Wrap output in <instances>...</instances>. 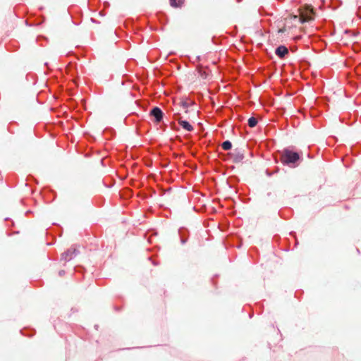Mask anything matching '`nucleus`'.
I'll return each mask as SVG.
<instances>
[{
    "label": "nucleus",
    "instance_id": "0eeeda50",
    "mask_svg": "<svg viewBox=\"0 0 361 361\" xmlns=\"http://www.w3.org/2000/svg\"><path fill=\"white\" fill-rule=\"evenodd\" d=\"M75 249H70L62 255V257L65 261H69L73 258V256L75 254Z\"/></svg>",
    "mask_w": 361,
    "mask_h": 361
},
{
    "label": "nucleus",
    "instance_id": "ddd939ff",
    "mask_svg": "<svg viewBox=\"0 0 361 361\" xmlns=\"http://www.w3.org/2000/svg\"><path fill=\"white\" fill-rule=\"evenodd\" d=\"M59 274H60L61 276H63V275L64 274V271H61L59 272Z\"/></svg>",
    "mask_w": 361,
    "mask_h": 361
},
{
    "label": "nucleus",
    "instance_id": "f03ea898",
    "mask_svg": "<svg viewBox=\"0 0 361 361\" xmlns=\"http://www.w3.org/2000/svg\"><path fill=\"white\" fill-rule=\"evenodd\" d=\"M300 159L298 153L293 152L288 149H285L281 157V161L283 164H295Z\"/></svg>",
    "mask_w": 361,
    "mask_h": 361
},
{
    "label": "nucleus",
    "instance_id": "f257e3e1",
    "mask_svg": "<svg viewBox=\"0 0 361 361\" xmlns=\"http://www.w3.org/2000/svg\"><path fill=\"white\" fill-rule=\"evenodd\" d=\"M299 15H290L285 18L284 26L279 32H284L290 31L296 27L298 23H305L312 21L315 17V12L311 5H305L298 8Z\"/></svg>",
    "mask_w": 361,
    "mask_h": 361
},
{
    "label": "nucleus",
    "instance_id": "1a4fd4ad",
    "mask_svg": "<svg viewBox=\"0 0 361 361\" xmlns=\"http://www.w3.org/2000/svg\"><path fill=\"white\" fill-rule=\"evenodd\" d=\"M257 124V119L255 117H251L248 119V126L254 128Z\"/></svg>",
    "mask_w": 361,
    "mask_h": 361
},
{
    "label": "nucleus",
    "instance_id": "7ed1b4c3",
    "mask_svg": "<svg viewBox=\"0 0 361 361\" xmlns=\"http://www.w3.org/2000/svg\"><path fill=\"white\" fill-rule=\"evenodd\" d=\"M174 106L175 109L173 111H175L176 116H179L181 111L185 113L188 112L189 103L186 99H180L178 101H175Z\"/></svg>",
    "mask_w": 361,
    "mask_h": 361
},
{
    "label": "nucleus",
    "instance_id": "39448f33",
    "mask_svg": "<svg viewBox=\"0 0 361 361\" xmlns=\"http://www.w3.org/2000/svg\"><path fill=\"white\" fill-rule=\"evenodd\" d=\"M178 124L186 131L191 132L193 130L192 126L187 121L183 120L181 116L176 118Z\"/></svg>",
    "mask_w": 361,
    "mask_h": 361
},
{
    "label": "nucleus",
    "instance_id": "f8f14e48",
    "mask_svg": "<svg viewBox=\"0 0 361 361\" xmlns=\"http://www.w3.org/2000/svg\"><path fill=\"white\" fill-rule=\"evenodd\" d=\"M243 159V155L241 154H237L234 158L235 162H240Z\"/></svg>",
    "mask_w": 361,
    "mask_h": 361
},
{
    "label": "nucleus",
    "instance_id": "20e7f679",
    "mask_svg": "<svg viewBox=\"0 0 361 361\" xmlns=\"http://www.w3.org/2000/svg\"><path fill=\"white\" fill-rule=\"evenodd\" d=\"M150 116L154 118L156 123H159L163 118V112L159 107H154L150 111Z\"/></svg>",
    "mask_w": 361,
    "mask_h": 361
},
{
    "label": "nucleus",
    "instance_id": "9d476101",
    "mask_svg": "<svg viewBox=\"0 0 361 361\" xmlns=\"http://www.w3.org/2000/svg\"><path fill=\"white\" fill-rule=\"evenodd\" d=\"M221 147L224 150H228L231 149L232 144L230 141L226 140L221 144Z\"/></svg>",
    "mask_w": 361,
    "mask_h": 361
},
{
    "label": "nucleus",
    "instance_id": "9b49d317",
    "mask_svg": "<svg viewBox=\"0 0 361 361\" xmlns=\"http://www.w3.org/2000/svg\"><path fill=\"white\" fill-rule=\"evenodd\" d=\"M199 73L202 79H207L208 78L209 73H207V71L205 70L200 68L199 70Z\"/></svg>",
    "mask_w": 361,
    "mask_h": 361
},
{
    "label": "nucleus",
    "instance_id": "423d86ee",
    "mask_svg": "<svg viewBox=\"0 0 361 361\" xmlns=\"http://www.w3.org/2000/svg\"><path fill=\"white\" fill-rule=\"evenodd\" d=\"M288 53V49L285 46H279L276 49V54L281 59L283 58Z\"/></svg>",
    "mask_w": 361,
    "mask_h": 361
},
{
    "label": "nucleus",
    "instance_id": "6e6552de",
    "mask_svg": "<svg viewBox=\"0 0 361 361\" xmlns=\"http://www.w3.org/2000/svg\"><path fill=\"white\" fill-rule=\"evenodd\" d=\"M171 6L173 8H180L185 3V0H169Z\"/></svg>",
    "mask_w": 361,
    "mask_h": 361
}]
</instances>
